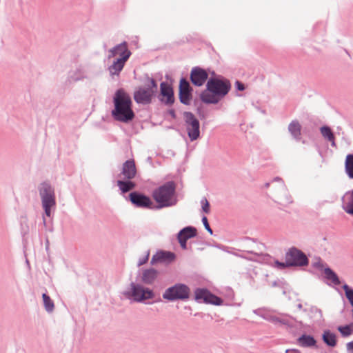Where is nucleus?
Listing matches in <instances>:
<instances>
[{"label":"nucleus","mask_w":353,"mask_h":353,"mask_svg":"<svg viewBox=\"0 0 353 353\" xmlns=\"http://www.w3.org/2000/svg\"><path fill=\"white\" fill-rule=\"evenodd\" d=\"M114 108L112 110V116L118 121L128 123L134 117L132 110V102L130 95L123 90H118L114 97Z\"/></svg>","instance_id":"1"},{"label":"nucleus","mask_w":353,"mask_h":353,"mask_svg":"<svg viewBox=\"0 0 353 353\" xmlns=\"http://www.w3.org/2000/svg\"><path fill=\"white\" fill-rule=\"evenodd\" d=\"M230 89V83L226 79L210 78L206 90L201 94V99L206 103H217Z\"/></svg>","instance_id":"2"},{"label":"nucleus","mask_w":353,"mask_h":353,"mask_svg":"<svg viewBox=\"0 0 353 353\" xmlns=\"http://www.w3.org/2000/svg\"><path fill=\"white\" fill-rule=\"evenodd\" d=\"M175 185L170 181L156 188L152 192V198L159 205V208H165L176 203L174 196Z\"/></svg>","instance_id":"3"},{"label":"nucleus","mask_w":353,"mask_h":353,"mask_svg":"<svg viewBox=\"0 0 353 353\" xmlns=\"http://www.w3.org/2000/svg\"><path fill=\"white\" fill-rule=\"evenodd\" d=\"M157 90V84L153 79L148 78L144 85L134 92V99L137 103L148 104Z\"/></svg>","instance_id":"4"},{"label":"nucleus","mask_w":353,"mask_h":353,"mask_svg":"<svg viewBox=\"0 0 353 353\" xmlns=\"http://www.w3.org/2000/svg\"><path fill=\"white\" fill-rule=\"evenodd\" d=\"M39 194L45 214L50 217L51 209L56 206L54 190L48 183H43L39 187Z\"/></svg>","instance_id":"5"},{"label":"nucleus","mask_w":353,"mask_h":353,"mask_svg":"<svg viewBox=\"0 0 353 353\" xmlns=\"http://www.w3.org/2000/svg\"><path fill=\"white\" fill-rule=\"evenodd\" d=\"M308 260L306 256L296 248L290 249L285 255V262L276 261L277 267L285 268L288 266H303L307 265Z\"/></svg>","instance_id":"6"},{"label":"nucleus","mask_w":353,"mask_h":353,"mask_svg":"<svg viewBox=\"0 0 353 353\" xmlns=\"http://www.w3.org/2000/svg\"><path fill=\"white\" fill-rule=\"evenodd\" d=\"M131 290L125 293L128 298H133V300L137 302H142L145 300L151 299L154 298V294L152 290L145 288L140 285L131 283Z\"/></svg>","instance_id":"7"},{"label":"nucleus","mask_w":353,"mask_h":353,"mask_svg":"<svg viewBox=\"0 0 353 353\" xmlns=\"http://www.w3.org/2000/svg\"><path fill=\"white\" fill-rule=\"evenodd\" d=\"M190 289L184 284H176L168 288L163 294L165 299L174 301L177 299L184 300L189 297Z\"/></svg>","instance_id":"8"},{"label":"nucleus","mask_w":353,"mask_h":353,"mask_svg":"<svg viewBox=\"0 0 353 353\" xmlns=\"http://www.w3.org/2000/svg\"><path fill=\"white\" fill-rule=\"evenodd\" d=\"M186 128L191 141L196 140L200 136L199 121L191 112L184 114Z\"/></svg>","instance_id":"9"},{"label":"nucleus","mask_w":353,"mask_h":353,"mask_svg":"<svg viewBox=\"0 0 353 353\" xmlns=\"http://www.w3.org/2000/svg\"><path fill=\"white\" fill-rule=\"evenodd\" d=\"M195 299L199 303H210L216 305L222 304L223 301L219 297L212 294L205 289H197L194 292Z\"/></svg>","instance_id":"10"},{"label":"nucleus","mask_w":353,"mask_h":353,"mask_svg":"<svg viewBox=\"0 0 353 353\" xmlns=\"http://www.w3.org/2000/svg\"><path fill=\"white\" fill-rule=\"evenodd\" d=\"M129 197L132 203L139 208H148L152 205V201L148 196L137 192L130 193Z\"/></svg>","instance_id":"11"},{"label":"nucleus","mask_w":353,"mask_h":353,"mask_svg":"<svg viewBox=\"0 0 353 353\" xmlns=\"http://www.w3.org/2000/svg\"><path fill=\"white\" fill-rule=\"evenodd\" d=\"M119 56V59H128L131 55V52L128 50V44L125 41L116 46L109 50L108 58Z\"/></svg>","instance_id":"12"},{"label":"nucleus","mask_w":353,"mask_h":353,"mask_svg":"<svg viewBox=\"0 0 353 353\" xmlns=\"http://www.w3.org/2000/svg\"><path fill=\"white\" fill-rule=\"evenodd\" d=\"M208 77L207 72L200 68H192L190 73V79L192 83L196 86H201L204 84Z\"/></svg>","instance_id":"13"},{"label":"nucleus","mask_w":353,"mask_h":353,"mask_svg":"<svg viewBox=\"0 0 353 353\" xmlns=\"http://www.w3.org/2000/svg\"><path fill=\"white\" fill-rule=\"evenodd\" d=\"M137 174V168L135 162L133 159L126 161L122 166L120 176H123V179L131 180Z\"/></svg>","instance_id":"14"},{"label":"nucleus","mask_w":353,"mask_h":353,"mask_svg":"<svg viewBox=\"0 0 353 353\" xmlns=\"http://www.w3.org/2000/svg\"><path fill=\"white\" fill-rule=\"evenodd\" d=\"M191 88L189 83L181 79L179 83V98L181 103L188 104L191 99Z\"/></svg>","instance_id":"15"},{"label":"nucleus","mask_w":353,"mask_h":353,"mask_svg":"<svg viewBox=\"0 0 353 353\" xmlns=\"http://www.w3.org/2000/svg\"><path fill=\"white\" fill-rule=\"evenodd\" d=\"M196 234V230L192 227H186L178 234V240L183 249L186 248V241Z\"/></svg>","instance_id":"16"},{"label":"nucleus","mask_w":353,"mask_h":353,"mask_svg":"<svg viewBox=\"0 0 353 353\" xmlns=\"http://www.w3.org/2000/svg\"><path fill=\"white\" fill-rule=\"evenodd\" d=\"M161 94L165 99H162L165 103H172L174 102L173 90L171 86L165 82L161 83Z\"/></svg>","instance_id":"17"},{"label":"nucleus","mask_w":353,"mask_h":353,"mask_svg":"<svg viewBox=\"0 0 353 353\" xmlns=\"http://www.w3.org/2000/svg\"><path fill=\"white\" fill-rule=\"evenodd\" d=\"M323 342L328 346L334 347L336 345L337 340L335 334L330 330H325L322 335Z\"/></svg>","instance_id":"18"},{"label":"nucleus","mask_w":353,"mask_h":353,"mask_svg":"<svg viewBox=\"0 0 353 353\" xmlns=\"http://www.w3.org/2000/svg\"><path fill=\"white\" fill-rule=\"evenodd\" d=\"M128 61V59H117L112 65L109 68L110 72L111 74H119V73L122 70L123 68L125 62Z\"/></svg>","instance_id":"19"},{"label":"nucleus","mask_w":353,"mask_h":353,"mask_svg":"<svg viewBox=\"0 0 353 353\" xmlns=\"http://www.w3.org/2000/svg\"><path fill=\"white\" fill-rule=\"evenodd\" d=\"M298 344L303 347H310L316 345V341L310 335L303 334L297 339Z\"/></svg>","instance_id":"20"},{"label":"nucleus","mask_w":353,"mask_h":353,"mask_svg":"<svg viewBox=\"0 0 353 353\" xmlns=\"http://www.w3.org/2000/svg\"><path fill=\"white\" fill-rule=\"evenodd\" d=\"M158 272L154 269L145 270L143 272L142 281L147 284L152 283L157 277Z\"/></svg>","instance_id":"21"},{"label":"nucleus","mask_w":353,"mask_h":353,"mask_svg":"<svg viewBox=\"0 0 353 353\" xmlns=\"http://www.w3.org/2000/svg\"><path fill=\"white\" fill-rule=\"evenodd\" d=\"M288 130L294 138L296 139H300L301 134V126L297 121H292L288 126Z\"/></svg>","instance_id":"22"},{"label":"nucleus","mask_w":353,"mask_h":353,"mask_svg":"<svg viewBox=\"0 0 353 353\" xmlns=\"http://www.w3.org/2000/svg\"><path fill=\"white\" fill-rule=\"evenodd\" d=\"M117 183L123 193H125L133 190L136 186L135 183L130 180H127L125 181L123 180H118Z\"/></svg>","instance_id":"23"},{"label":"nucleus","mask_w":353,"mask_h":353,"mask_svg":"<svg viewBox=\"0 0 353 353\" xmlns=\"http://www.w3.org/2000/svg\"><path fill=\"white\" fill-rule=\"evenodd\" d=\"M345 166L348 176L353 179V154L347 155Z\"/></svg>","instance_id":"24"},{"label":"nucleus","mask_w":353,"mask_h":353,"mask_svg":"<svg viewBox=\"0 0 353 353\" xmlns=\"http://www.w3.org/2000/svg\"><path fill=\"white\" fill-rule=\"evenodd\" d=\"M321 132L323 137L332 142V145L335 146L334 136L329 127L323 126L321 128Z\"/></svg>","instance_id":"25"},{"label":"nucleus","mask_w":353,"mask_h":353,"mask_svg":"<svg viewBox=\"0 0 353 353\" xmlns=\"http://www.w3.org/2000/svg\"><path fill=\"white\" fill-rule=\"evenodd\" d=\"M325 277L330 280L334 285H339L341 283L339 279L336 274L333 272L330 268H325L324 270Z\"/></svg>","instance_id":"26"},{"label":"nucleus","mask_w":353,"mask_h":353,"mask_svg":"<svg viewBox=\"0 0 353 353\" xmlns=\"http://www.w3.org/2000/svg\"><path fill=\"white\" fill-rule=\"evenodd\" d=\"M352 328H353V323L350 325H347L345 326H339L338 327L339 332L341 334V335L344 337H347L350 336L352 334Z\"/></svg>","instance_id":"27"},{"label":"nucleus","mask_w":353,"mask_h":353,"mask_svg":"<svg viewBox=\"0 0 353 353\" xmlns=\"http://www.w3.org/2000/svg\"><path fill=\"white\" fill-rule=\"evenodd\" d=\"M157 257L162 261H172L174 259V254L172 252H161L157 254Z\"/></svg>","instance_id":"28"},{"label":"nucleus","mask_w":353,"mask_h":353,"mask_svg":"<svg viewBox=\"0 0 353 353\" xmlns=\"http://www.w3.org/2000/svg\"><path fill=\"white\" fill-rule=\"evenodd\" d=\"M43 300L46 310L48 312H52L54 310V303L51 299L46 294H43Z\"/></svg>","instance_id":"29"},{"label":"nucleus","mask_w":353,"mask_h":353,"mask_svg":"<svg viewBox=\"0 0 353 353\" xmlns=\"http://www.w3.org/2000/svg\"><path fill=\"white\" fill-rule=\"evenodd\" d=\"M343 289L345 291V296L350 301L351 305L353 307V289H351L347 284L343 286Z\"/></svg>","instance_id":"30"},{"label":"nucleus","mask_w":353,"mask_h":353,"mask_svg":"<svg viewBox=\"0 0 353 353\" xmlns=\"http://www.w3.org/2000/svg\"><path fill=\"white\" fill-rule=\"evenodd\" d=\"M345 211L350 214H353V189L352 191L351 201L344 206Z\"/></svg>","instance_id":"31"},{"label":"nucleus","mask_w":353,"mask_h":353,"mask_svg":"<svg viewBox=\"0 0 353 353\" xmlns=\"http://www.w3.org/2000/svg\"><path fill=\"white\" fill-rule=\"evenodd\" d=\"M201 204L203 212L208 214L210 212V203L205 198L202 199Z\"/></svg>","instance_id":"32"},{"label":"nucleus","mask_w":353,"mask_h":353,"mask_svg":"<svg viewBox=\"0 0 353 353\" xmlns=\"http://www.w3.org/2000/svg\"><path fill=\"white\" fill-rule=\"evenodd\" d=\"M202 222H203V223L204 225L205 228L212 234V229L210 227V225L208 223V219H207L206 216H203L202 218Z\"/></svg>","instance_id":"33"},{"label":"nucleus","mask_w":353,"mask_h":353,"mask_svg":"<svg viewBox=\"0 0 353 353\" xmlns=\"http://www.w3.org/2000/svg\"><path fill=\"white\" fill-rule=\"evenodd\" d=\"M347 350L353 353V341L347 343Z\"/></svg>","instance_id":"34"},{"label":"nucleus","mask_w":353,"mask_h":353,"mask_svg":"<svg viewBox=\"0 0 353 353\" xmlns=\"http://www.w3.org/2000/svg\"><path fill=\"white\" fill-rule=\"evenodd\" d=\"M236 84L238 90H243L245 89L244 85L243 83L237 81Z\"/></svg>","instance_id":"35"},{"label":"nucleus","mask_w":353,"mask_h":353,"mask_svg":"<svg viewBox=\"0 0 353 353\" xmlns=\"http://www.w3.org/2000/svg\"><path fill=\"white\" fill-rule=\"evenodd\" d=\"M285 353H301V352L296 349H291V350H286Z\"/></svg>","instance_id":"36"},{"label":"nucleus","mask_w":353,"mask_h":353,"mask_svg":"<svg viewBox=\"0 0 353 353\" xmlns=\"http://www.w3.org/2000/svg\"><path fill=\"white\" fill-rule=\"evenodd\" d=\"M148 260V254H147L143 259H141V261H140L139 262V265L140 266V265L144 264Z\"/></svg>","instance_id":"37"},{"label":"nucleus","mask_w":353,"mask_h":353,"mask_svg":"<svg viewBox=\"0 0 353 353\" xmlns=\"http://www.w3.org/2000/svg\"><path fill=\"white\" fill-rule=\"evenodd\" d=\"M286 202H287L288 203H292L293 202V201H292V198H291V196H289V198H287V201H286Z\"/></svg>","instance_id":"38"}]
</instances>
